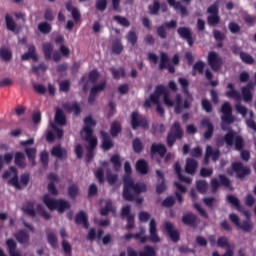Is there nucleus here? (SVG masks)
Returning <instances> with one entry per match:
<instances>
[{
  "mask_svg": "<svg viewBox=\"0 0 256 256\" xmlns=\"http://www.w3.org/2000/svg\"><path fill=\"white\" fill-rule=\"evenodd\" d=\"M154 93L157 94L158 97H161V95H163L164 103L167 107H174L175 102H173V100L169 98V90H167V87H165L164 85H158L156 86Z\"/></svg>",
  "mask_w": 256,
  "mask_h": 256,
  "instance_id": "nucleus-19",
  "label": "nucleus"
},
{
  "mask_svg": "<svg viewBox=\"0 0 256 256\" xmlns=\"http://www.w3.org/2000/svg\"><path fill=\"white\" fill-rule=\"evenodd\" d=\"M76 225H83L84 229H89V218L87 213L80 211L75 217Z\"/></svg>",
  "mask_w": 256,
  "mask_h": 256,
  "instance_id": "nucleus-27",
  "label": "nucleus"
},
{
  "mask_svg": "<svg viewBox=\"0 0 256 256\" xmlns=\"http://www.w3.org/2000/svg\"><path fill=\"white\" fill-rule=\"evenodd\" d=\"M126 39L128 41V43H130L132 46L137 45V33H135V31L130 30L126 36Z\"/></svg>",
  "mask_w": 256,
  "mask_h": 256,
  "instance_id": "nucleus-61",
  "label": "nucleus"
},
{
  "mask_svg": "<svg viewBox=\"0 0 256 256\" xmlns=\"http://www.w3.org/2000/svg\"><path fill=\"white\" fill-rule=\"evenodd\" d=\"M100 136H101V149H103V151H111V149L115 147V142H113L111 135H109V133L105 132L104 130H101Z\"/></svg>",
  "mask_w": 256,
  "mask_h": 256,
  "instance_id": "nucleus-15",
  "label": "nucleus"
},
{
  "mask_svg": "<svg viewBox=\"0 0 256 256\" xmlns=\"http://www.w3.org/2000/svg\"><path fill=\"white\" fill-rule=\"evenodd\" d=\"M123 49H125V47L123 46L121 39H115L112 43V53L114 55H121V53H123Z\"/></svg>",
  "mask_w": 256,
  "mask_h": 256,
  "instance_id": "nucleus-41",
  "label": "nucleus"
},
{
  "mask_svg": "<svg viewBox=\"0 0 256 256\" xmlns=\"http://www.w3.org/2000/svg\"><path fill=\"white\" fill-rule=\"evenodd\" d=\"M182 223L188 227H197L199 225V218L197 215L189 212L182 216Z\"/></svg>",
  "mask_w": 256,
  "mask_h": 256,
  "instance_id": "nucleus-22",
  "label": "nucleus"
},
{
  "mask_svg": "<svg viewBox=\"0 0 256 256\" xmlns=\"http://www.w3.org/2000/svg\"><path fill=\"white\" fill-rule=\"evenodd\" d=\"M11 161H13V154L6 153L4 154V156L0 155V171H3L5 163H7V165H10Z\"/></svg>",
  "mask_w": 256,
  "mask_h": 256,
  "instance_id": "nucleus-49",
  "label": "nucleus"
},
{
  "mask_svg": "<svg viewBox=\"0 0 256 256\" xmlns=\"http://www.w3.org/2000/svg\"><path fill=\"white\" fill-rule=\"evenodd\" d=\"M106 179H107V183L113 186L119 180V176L117 174L111 173V170L108 169L106 173Z\"/></svg>",
  "mask_w": 256,
  "mask_h": 256,
  "instance_id": "nucleus-56",
  "label": "nucleus"
},
{
  "mask_svg": "<svg viewBox=\"0 0 256 256\" xmlns=\"http://www.w3.org/2000/svg\"><path fill=\"white\" fill-rule=\"evenodd\" d=\"M123 198L125 201H135V195H141V193H147V185L145 183H135L131 176L123 177ZM134 192V194L131 193Z\"/></svg>",
  "mask_w": 256,
  "mask_h": 256,
  "instance_id": "nucleus-2",
  "label": "nucleus"
},
{
  "mask_svg": "<svg viewBox=\"0 0 256 256\" xmlns=\"http://www.w3.org/2000/svg\"><path fill=\"white\" fill-rule=\"evenodd\" d=\"M103 235H105V231H103L102 229L98 230L97 239H99V241L102 240L103 245H109L111 241H113L111 234H106L104 237Z\"/></svg>",
  "mask_w": 256,
  "mask_h": 256,
  "instance_id": "nucleus-45",
  "label": "nucleus"
},
{
  "mask_svg": "<svg viewBox=\"0 0 256 256\" xmlns=\"http://www.w3.org/2000/svg\"><path fill=\"white\" fill-rule=\"evenodd\" d=\"M42 201L49 211H57L61 214L71 209V203H69V201L64 199H54L49 194H44Z\"/></svg>",
  "mask_w": 256,
  "mask_h": 256,
  "instance_id": "nucleus-3",
  "label": "nucleus"
},
{
  "mask_svg": "<svg viewBox=\"0 0 256 256\" xmlns=\"http://www.w3.org/2000/svg\"><path fill=\"white\" fill-rule=\"evenodd\" d=\"M29 59H32V61L35 62L39 61V56L37 55L35 45H29L28 51L21 56L22 61H29Z\"/></svg>",
  "mask_w": 256,
  "mask_h": 256,
  "instance_id": "nucleus-26",
  "label": "nucleus"
},
{
  "mask_svg": "<svg viewBox=\"0 0 256 256\" xmlns=\"http://www.w3.org/2000/svg\"><path fill=\"white\" fill-rule=\"evenodd\" d=\"M88 145L86 146V161L87 163H91L93 161V157H95V149H97V145L99 143V140L97 138H92L89 140H84Z\"/></svg>",
  "mask_w": 256,
  "mask_h": 256,
  "instance_id": "nucleus-17",
  "label": "nucleus"
},
{
  "mask_svg": "<svg viewBox=\"0 0 256 256\" xmlns=\"http://www.w3.org/2000/svg\"><path fill=\"white\" fill-rule=\"evenodd\" d=\"M123 131V126H121V122L113 121L110 125V135L115 138L118 137L119 134Z\"/></svg>",
  "mask_w": 256,
  "mask_h": 256,
  "instance_id": "nucleus-33",
  "label": "nucleus"
},
{
  "mask_svg": "<svg viewBox=\"0 0 256 256\" xmlns=\"http://www.w3.org/2000/svg\"><path fill=\"white\" fill-rule=\"evenodd\" d=\"M227 89H230V91L226 92V97H228V99H235V101H241V99H243L241 93L235 90V85H233V83H228Z\"/></svg>",
  "mask_w": 256,
  "mask_h": 256,
  "instance_id": "nucleus-28",
  "label": "nucleus"
},
{
  "mask_svg": "<svg viewBox=\"0 0 256 256\" xmlns=\"http://www.w3.org/2000/svg\"><path fill=\"white\" fill-rule=\"evenodd\" d=\"M63 108L68 111V113H73L74 115L77 117L79 115H81V105H79V103L74 102V104H64Z\"/></svg>",
  "mask_w": 256,
  "mask_h": 256,
  "instance_id": "nucleus-34",
  "label": "nucleus"
},
{
  "mask_svg": "<svg viewBox=\"0 0 256 256\" xmlns=\"http://www.w3.org/2000/svg\"><path fill=\"white\" fill-rule=\"evenodd\" d=\"M170 7H174L176 10L181 11V13H187V8L177 0H168Z\"/></svg>",
  "mask_w": 256,
  "mask_h": 256,
  "instance_id": "nucleus-54",
  "label": "nucleus"
},
{
  "mask_svg": "<svg viewBox=\"0 0 256 256\" xmlns=\"http://www.w3.org/2000/svg\"><path fill=\"white\" fill-rule=\"evenodd\" d=\"M209 15H219V1H215L211 6L207 8Z\"/></svg>",
  "mask_w": 256,
  "mask_h": 256,
  "instance_id": "nucleus-63",
  "label": "nucleus"
},
{
  "mask_svg": "<svg viewBox=\"0 0 256 256\" xmlns=\"http://www.w3.org/2000/svg\"><path fill=\"white\" fill-rule=\"evenodd\" d=\"M218 177L220 181L216 178H213L210 182L212 193H217L221 185H223V187H231V180L225 176V174H220Z\"/></svg>",
  "mask_w": 256,
  "mask_h": 256,
  "instance_id": "nucleus-12",
  "label": "nucleus"
},
{
  "mask_svg": "<svg viewBox=\"0 0 256 256\" xmlns=\"http://www.w3.org/2000/svg\"><path fill=\"white\" fill-rule=\"evenodd\" d=\"M37 211L40 213L43 219H46V221H49V219H51V214L47 212V210H45V207L42 206V204H37Z\"/></svg>",
  "mask_w": 256,
  "mask_h": 256,
  "instance_id": "nucleus-62",
  "label": "nucleus"
},
{
  "mask_svg": "<svg viewBox=\"0 0 256 256\" xmlns=\"http://www.w3.org/2000/svg\"><path fill=\"white\" fill-rule=\"evenodd\" d=\"M231 167L232 168H227V174L231 176L233 173H236V179L243 181L245 177L251 175V168H249V166H245L243 162H233Z\"/></svg>",
  "mask_w": 256,
  "mask_h": 256,
  "instance_id": "nucleus-6",
  "label": "nucleus"
},
{
  "mask_svg": "<svg viewBox=\"0 0 256 256\" xmlns=\"http://www.w3.org/2000/svg\"><path fill=\"white\" fill-rule=\"evenodd\" d=\"M136 171H138L140 175H147V173H149V164L145 159H140L136 162Z\"/></svg>",
  "mask_w": 256,
  "mask_h": 256,
  "instance_id": "nucleus-30",
  "label": "nucleus"
},
{
  "mask_svg": "<svg viewBox=\"0 0 256 256\" xmlns=\"http://www.w3.org/2000/svg\"><path fill=\"white\" fill-rule=\"evenodd\" d=\"M167 29H177V21L171 20L157 27L156 33L160 39H167Z\"/></svg>",
  "mask_w": 256,
  "mask_h": 256,
  "instance_id": "nucleus-14",
  "label": "nucleus"
},
{
  "mask_svg": "<svg viewBox=\"0 0 256 256\" xmlns=\"http://www.w3.org/2000/svg\"><path fill=\"white\" fill-rule=\"evenodd\" d=\"M224 141L228 147H235V151L240 152V157L242 161H249L251 159V152L249 150H243L245 149V140L243 139V136L241 135H235V132L233 130L228 131L224 135Z\"/></svg>",
  "mask_w": 256,
  "mask_h": 256,
  "instance_id": "nucleus-1",
  "label": "nucleus"
},
{
  "mask_svg": "<svg viewBox=\"0 0 256 256\" xmlns=\"http://www.w3.org/2000/svg\"><path fill=\"white\" fill-rule=\"evenodd\" d=\"M150 155H159L163 159L167 155V147L164 144L153 143L150 147Z\"/></svg>",
  "mask_w": 256,
  "mask_h": 256,
  "instance_id": "nucleus-23",
  "label": "nucleus"
},
{
  "mask_svg": "<svg viewBox=\"0 0 256 256\" xmlns=\"http://www.w3.org/2000/svg\"><path fill=\"white\" fill-rule=\"evenodd\" d=\"M5 23L8 31H12V33H19V30L17 29V23L13 19V16L6 14Z\"/></svg>",
  "mask_w": 256,
  "mask_h": 256,
  "instance_id": "nucleus-31",
  "label": "nucleus"
},
{
  "mask_svg": "<svg viewBox=\"0 0 256 256\" xmlns=\"http://www.w3.org/2000/svg\"><path fill=\"white\" fill-rule=\"evenodd\" d=\"M55 122L57 125H67V116H65V113L61 108H56Z\"/></svg>",
  "mask_w": 256,
  "mask_h": 256,
  "instance_id": "nucleus-36",
  "label": "nucleus"
},
{
  "mask_svg": "<svg viewBox=\"0 0 256 256\" xmlns=\"http://www.w3.org/2000/svg\"><path fill=\"white\" fill-rule=\"evenodd\" d=\"M219 157H221V151H219V149L213 150V147L207 146L204 156V165H209V159L211 158L214 162L219 161Z\"/></svg>",
  "mask_w": 256,
  "mask_h": 256,
  "instance_id": "nucleus-21",
  "label": "nucleus"
},
{
  "mask_svg": "<svg viewBox=\"0 0 256 256\" xmlns=\"http://www.w3.org/2000/svg\"><path fill=\"white\" fill-rule=\"evenodd\" d=\"M149 233L150 236H142L141 233L137 232L133 234V239H136V241H140V243H147L148 241H151L152 243H160L161 237H159V234L157 233V221L155 218H152L149 223Z\"/></svg>",
  "mask_w": 256,
  "mask_h": 256,
  "instance_id": "nucleus-4",
  "label": "nucleus"
},
{
  "mask_svg": "<svg viewBox=\"0 0 256 256\" xmlns=\"http://www.w3.org/2000/svg\"><path fill=\"white\" fill-rule=\"evenodd\" d=\"M14 163L20 169H25V167H27V163L25 162V154H23V152H16Z\"/></svg>",
  "mask_w": 256,
  "mask_h": 256,
  "instance_id": "nucleus-38",
  "label": "nucleus"
},
{
  "mask_svg": "<svg viewBox=\"0 0 256 256\" xmlns=\"http://www.w3.org/2000/svg\"><path fill=\"white\" fill-rule=\"evenodd\" d=\"M185 135L181 122L174 121L166 137V143L168 147H173L177 141H181Z\"/></svg>",
  "mask_w": 256,
  "mask_h": 256,
  "instance_id": "nucleus-5",
  "label": "nucleus"
},
{
  "mask_svg": "<svg viewBox=\"0 0 256 256\" xmlns=\"http://www.w3.org/2000/svg\"><path fill=\"white\" fill-rule=\"evenodd\" d=\"M207 61L212 71H219V69L223 67V58H221V56H219V54L215 51L208 53Z\"/></svg>",
  "mask_w": 256,
  "mask_h": 256,
  "instance_id": "nucleus-11",
  "label": "nucleus"
},
{
  "mask_svg": "<svg viewBox=\"0 0 256 256\" xmlns=\"http://www.w3.org/2000/svg\"><path fill=\"white\" fill-rule=\"evenodd\" d=\"M132 149L134 153H141L143 151V142H141L140 138H135L132 141Z\"/></svg>",
  "mask_w": 256,
  "mask_h": 256,
  "instance_id": "nucleus-55",
  "label": "nucleus"
},
{
  "mask_svg": "<svg viewBox=\"0 0 256 256\" xmlns=\"http://www.w3.org/2000/svg\"><path fill=\"white\" fill-rule=\"evenodd\" d=\"M167 65H169V55L165 52L160 53V64L159 69L163 71V69H167Z\"/></svg>",
  "mask_w": 256,
  "mask_h": 256,
  "instance_id": "nucleus-51",
  "label": "nucleus"
},
{
  "mask_svg": "<svg viewBox=\"0 0 256 256\" xmlns=\"http://www.w3.org/2000/svg\"><path fill=\"white\" fill-rule=\"evenodd\" d=\"M110 163L113 165L114 171L118 173V171H121V156L119 154H114L110 157Z\"/></svg>",
  "mask_w": 256,
  "mask_h": 256,
  "instance_id": "nucleus-42",
  "label": "nucleus"
},
{
  "mask_svg": "<svg viewBox=\"0 0 256 256\" xmlns=\"http://www.w3.org/2000/svg\"><path fill=\"white\" fill-rule=\"evenodd\" d=\"M227 201L228 203H230V205H233L237 209V211L243 213V215L246 217V220H251V213L249 212V210H245V208L241 206V201L239 200V198L234 195H228Z\"/></svg>",
  "mask_w": 256,
  "mask_h": 256,
  "instance_id": "nucleus-13",
  "label": "nucleus"
},
{
  "mask_svg": "<svg viewBox=\"0 0 256 256\" xmlns=\"http://www.w3.org/2000/svg\"><path fill=\"white\" fill-rule=\"evenodd\" d=\"M38 30L40 33H43V35H49V33L52 31V27L48 22H41L38 24Z\"/></svg>",
  "mask_w": 256,
  "mask_h": 256,
  "instance_id": "nucleus-52",
  "label": "nucleus"
},
{
  "mask_svg": "<svg viewBox=\"0 0 256 256\" xmlns=\"http://www.w3.org/2000/svg\"><path fill=\"white\" fill-rule=\"evenodd\" d=\"M207 23L210 27H217L221 23V16L219 14L209 15L207 17Z\"/></svg>",
  "mask_w": 256,
  "mask_h": 256,
  "instance_id": "nucleus-48",
  "label": "nucleus"
},
{
  "mask_svg": "<svg viewBox=\"0 0 256 256\" xmlns=\"http://www.w3.org/2000/svg\"><path fill=\"white\" fill-rule=\"evenodd\" d=\"M148 11L150 15H159V11H161V4L159 0H154L153 4L148 6Z\"/></svg>",
  "mask_w": 256,
  "mask_h": 256,
  "instance_id": "nucleus-46",
  "label": "nucleus"
},
{
  "mask_svg": "<svg viewBox=\"0 0 256 256\" xmlns=\"http://www.w3.org/2000/svg\"><path fill=\"white\" fill-rule=\"evenodd\" d=\"M0 58L2 59V61H5V63H9V61L13 59V52H11L9 48L1 47Z\"/></svg>",
  "mask_w": 256,
  "mask_h": 256,
  "instance_id": "nucleus-40",
  "label": "nucleus"
},
{
  "mask_svg": "<svg viewBox=\"0 0 256 256\" xmlns=\"http://www.w3.org/2000/svg\"><path fill=\"white\" fill-rule=\"evenodd\" d=\"M113 20L116 21L118 23V25H121L122 27H130L131 26V22L125 17L115 15L113 17Z\"/></svg>",
  "mask_w": 256,
  "mask_h": 256,
  "instance_id": "nucleus-57",
  "label": "nucleus"
},
{
  "mask_svg": "<svg viewBox=\"0 0 256 256\" xmlns=\"http://www.w3.org/2000/svg\"><path fill=\"white\" fill-rule=\"evenodd\" d=\"M53 49L54 47L51 42H46L42 45V51H43L44 59L46 61H50V59L52 58Z\"/></svg>",
  "mask_w": 256,
  "mask_h": 256,
  "instance_id": "nucleus-32",
  "label": "nucleus"
},
{
  "mask_svg": "<svg viewBox=\"0 0 256 256\" xmlns=\"http://www.w3.org/2000/svg\"><path fill=\"white\" fill-rule=\"evenodd\" d=\"M24 151L29 161H31L32 167H35L37 165V162H35V159H37V148L26 147Z\"/></svg>",
  "mask_w": 256,
  "mask_h": 256,
  "instance_id": "nucleus-39",
  "label": "nucleus"
},
{
  "mask_svg": "<svg viewBox=\"0 0 256 256\" xmlns=\"http://www.w3.org/2000/svg\"><path fill=\"white\" fill-rule=\"evenodd\" d=\"M68 196L70 199H72V201H75L79 196V186L76 183H72L68 187Z\"/></svg>",
  "mask_w": 256,
  "mask_h": 256,
  "instance_id": "nucleus-43",
  "label": "nucleus"
},
{
  "mask_svg": "<svg viewBox=\"0 0 256 256\" xmlns=\"http://www.w3.org/2000/svg\"><path fill=\"white\" fill-rule=\"evenodd\" d=\"M238 229H241L244 233H251L253 231V222L251 220H243L238 225Z\"/></svg>",
  "mask_w": 256,
  "mask_h": 256,
  "instance_id": "nucleus-44",
  "label": "nucleus"
},
{
  "mask_svg": "<svg viewBox=\"0 0 256 256\" xmlns=\"http://www.w3.org/2000/svg\"><path fill=\"white\" fill-rule=\"evenodd\" d=\"M47 241H48L49 245L52 247V249H57V247L59 246V244L57 242V236L53 233H49L47 235Z\"/></svg>",
  "mask_w": 256,
  "mask_h": 256,
  "instance_id": "nucleus-60",
  "label": "nucleus"
},
{
  "mask_svg": "<svg viewBox=\"0 0 256 256\" xmlns=\"http://www.w3.org/2000/svg\"><path fill=\"white\" fill-rule=\"evenodd\" d=\"M207 181L205 180H198L196 181V188L197 191H199L202 195H205V193H207Z\"/></svg>",
  "mask_w": 256,
  "mask_h": 256,
  "instance_id": "nucleus-58",
  "label": "nucleus"
},
{
  "mask_svg": "<svg viewBox=\"0 0 256 256\" xmlns=\"http://www.w3.org/2000/svg\"><path fill=\"white\" fill-rule=\"evenodd\" d=\"M177 33L181 39L187 41L189 47L195 44V40L193 39V32H191V28L189 27H179L177 29Z\"/></svg>",
  "mask_w": 256,
  "mask_h": 256,
  "instance_id": "nucleus-20",
  "label": "nucleus"
},
{
  "mask_svg": "<svg viewBox=\"0 0 256 256\" xmlns=\"http://www.w3.org/2000/svg\"><path fill=\"white\" fill-rule=\"evenodd\" d=\"M220 113H222L221 121L222 123H226V125H232L237 121V118L233 115V107H231V103L224 102L220 108Z\"/></svg>",
  "mask_w": 256,
  "mask_h": 256,
  "instance_id": "nucleus-8",
  "label": "nucleus"
},
{
  "mask_svg": "<svg viewBox=\"0 0 256 256\" xmlns=\"http://www.w3.org/2000/svg\"><path fill=\"white\" fill-rule=\"evenodd\" d=\"M157 252L152 246H145L144 251L139 252V256H156Z\"/></svg>",
  "mask_w": 256,
  "mask_h": 256,
  "instance_id": "nucleus-59",
  "label": "nucleus"
},
{
  "mask_svg": "<svg viewBox=\"0 0 256 256\" xmlns=\"http://www.w3.org/2000/svg\"><path fill=\"white\" fill-rule=\"evenodd\" d=\"M130 123L133 131L137 129H149V120L138 111H133L130 116Z\"/></svg>",
  "mask_w": 256,
  "mask_h": 256,
  "instance_id": "nucleus-7",
  "label": "nucleus"
},
{
  "mask_svg": "<svg viewBox=\"0 0 256 256\" xmlns=\"http://www.w3.org/2000/svg\"><path fill=\"white\" fill-rule=\"evenodd\" d=\"M240 59L242 63H245V65H254L255 64V58L247 52L240 54Z\"/></svg>",
  "mask_w": 256,
  "mask_h": 256,
  "instance_id": "nucleus-50",
  "label": "nucleus"
},
{
  "mask_svg": "<svg viewBox=\"0 0 256 256\" xmlns=\"http://www.w3.org/2000/svg\"><path fill=\"white\" fill-rule=\"evenodd\" d=\"M97 126V121L93 119L91 116H87L84 118V127H83V133L85 135L84 140H89V139H97L93 135V127Z\"/></svg>",
  "mask_w": 256,
  "mask_h": 256,
  "instance_id": "nucleus-10",
  "label": "nucleus"
},
{
  "mask_svg": "<svg viewBox=\"0 0 256 256\" xmlns=\"http://www.w3.org/2000/svg\"><path fill=\"white\" fill-rule=\"evenodd\" d=\"M9 177H12L8 181L10 185H12L13 187H15V189H18V190L23 189V186H21V183H19V175H18L17 168H15L14 166H11L8 170H6L2 174L3 179H9Z\"/></svg>",
  "mask_w": 256,
  "mask_h": 256,
  "instance_id": "nucleus-9",
  "label": "nucleus"
},
{
  "mask_svg": "<svg viewBox=\"0 0 256 256\" xmlns=\"http://www.w3.org/2000/svg\"><path fill=\"white\" fill-rule=\"evenodd\" d=\"M199 167V162L193 158L186 159L185 172L188 175H195L197 173V168Z\"/></svg>",
  "mask_w": 256,
  "mask_h": 256,
  "instance_id": "nucleus-25",
  "label": "nucleus"
},
{
  "mask_svg": "<svg viewBox=\"0 0 256 256\" xmlns=\"http://www.w3.org/2000/svg\"><path fill=\"white\" fill-rule=\"evenodd\" d=\"M51 155L57 159H66L67 149L61 148V145L54 146L51 150Z\"/></svg>",
  "mask_w": 256,
  "mask_h": 256,
  "instance_id": "nucleus-29",
  "label": "nucleus"
},
{
  "mask_svg": "<svg viewBox=\"0 0 256 256\" xmlns=\"http://www.w3.org/2000/svg\"><path fill=\"white\" fill-rule=\"evenodd\" d=\"M15 239L21 245H25V243H29V233H27V230H19L15 234Z\"/></svg>",
  "mask_w": 256,
  "mask_h": 256,
  "instance_id": "nucleus-35",
  "label": "nucleus"
},
{
  "mask_svg": "<svg viewBox=\"0 0 256 256\" xmlns=\"http://www.w3.org/2000/svg\"><path fill=\"white\" fill-rule=\"evenodd\" d=\"M98 80H99V71L97 70L90 71L88 75V81L92 83V85H95V83H97Z\"/></svg>",
  "mask_w": 256,
  "mask_h": 256,
  "instance_id": "nucleus-64",
  "label": "nucleus"
},
{
  "mask_svg": "<svg viewBox=\"0 0 256 256\" xmlns=\"http://www.w3.org/2000/svg\"><path fill=\"white\" fill-rule=\"evenodd\" d=\"M164 228L171 241H173V243H179L181 240V234L179 233V230L175 229L173 223L165 222Z\"/></svg>",
  "mask_w": 256,
  "mask_h": 256,
  "instance_id": "nucleus-16",
  "label": "nucleus"
},
{
  "mask_svg": "<svg viewBox=\"0 0 256 256\" xmlns=\"http://www.w3.org/2000/svg\"><path fill=\"white\" fill-rule=\"evenodd\" d=\"M202 127H207V131L204 133V139H211L213 137V133H215V126L211 122L209 118H205L201 121Z\"/></svg>",
  "mask_w": 256,
  "mask_h": 256,
  "instance_id": "nucleus-24",
  "label": "nucleus"
},
{
  "mask_svg": "<svg viewBox=\"0 0 256 256\" xmlns=\"http://www.w3.org/2000/svg\"><path fill=\"white\" fill-rule=\"evenodd\" d=\"M183 109H191V102H189V100H184L183 104V97L181 94H177L175 97L174 113H176V115H181Z\"/></svg>",
  "mask_w": 256,
  "mask_h": 256,
  "instance_id": "nucleus-18",
  "label": "nucleus"
},
{
  "mask_svg": "<svg viewBox=\"0 0 256 256\" xmlns=\"http://www.w3.org/2000/svg\"><path fill=\"white\" fill-rule=\"evenodd\" d=\"M111 211H113L115 213V210H113V202L111 200H107L105 207H103L100 210V215H103L104 217L109 215V213H111Z\"/></svg>",
  "mask_w": 256,
  "mask_h": 256,
  "instance_id": "nucleus-53",
  "label": "nucleus"
},
{
  "mask_svg": "<svg viewBox=\"0 0 256 256\" xmlns=\"http://www.w3.org/2000/svg\"><path fill=\"white\" fill-rule=\"evenodd\" d=\"M109 71L111 72L113 79L119 80L121 79V77L125 78L126 73H125V68L123 67L119 68V70L112 67L109 69Z\"/></svg>",
  "mask_w": 256,
  "mask_h": 256,
  "instance_id": "nucleus-47",
  "label": "nucleus"
},
{
  "mask_svg": "<svg viewBox=\"0 0 256 256\" xmlns=\"http://www.w3.org/2000/svg\"><path fill=\"white\" fill-rule=\"evenodd\" d=\"M24 213L30 217H37V212L35 211V201H28L23 207Z\"/></svg>",
  "mask_w": 256,
  "mask_h": 256,
  "instance_id": "nucleus-37",
  "label": "nucleus"
}]
</instances>
